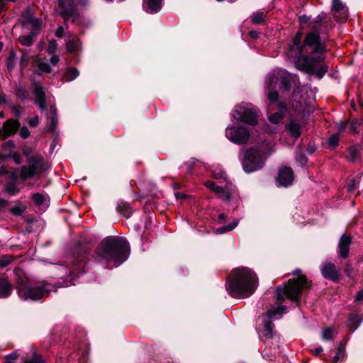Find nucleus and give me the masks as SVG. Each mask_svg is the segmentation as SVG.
I'll return each instance as SVG.
<instances>
[{
	"instance_id": "c03bdc74",
	"label": "nucleus",
	"mask_w": 363,
	"mask_h": 363,
	"mask_svg": "<svg viewBox=\"0 0 363 363\" xmlns=\"http://www.w3.org/2000/svg\"><path fill=\"white\" fill-rule=\"evenodd\" d=\"M333 329L327 328L323 330L322 333V338L325 340H331L333 339Z\"/></svg>"
},
{
	"instance_id": "c85d7f7f",
	"label": "nucleus",
	"mask_w": 363,
	"mask_h": 363,
	"mask_svg": "<svg viewBox=\"0 0 363 363\" xmlns=\"http://www.w3.org/2000/svg\"><path fill=\"white\" fill-rule=\"evenodd\" d=\"M118 211L126 218H129L132 213V209L127 203L121 202L118 205Z\"/></svg>"
},
{
	"instance_id": "cd10ccee",
	"label": "nucleus",
	"mask_w": 363,
	"mask_h": 363,
	"mask_svg": "<svg viewBox=\"0 0 363 363\" xmlns=\"http://www.w3.org/2000/svg\"><path fill=\"white\" fill-rule=\"evenodd\" d=\"M274 325L269 320H267L264 323L263 335L267 339H271L274 335Z\"/></svg>"
},
{
	"instance_id": "e433bc0d",
	"label": "nucleus",
	"mask_w": 363,
	"mask_h": 363,
	"mask_svg": "<svg viewBox=\"0 0 363 363\" xmlns=\"http://www.w3.org/2000/svg\"><path fill=\"white\" fill-rule=\"evenodd\" d=\"M328 67L329 66L325 63L324 59L319 60V80L328 72Z\"/></svg>"
},
{
	"instance_id": "473e14b6",
	"label": "nucleus",
	"mask_w": 363,
	"mask_h": 363,
	"mask_svg": "<svg viewBox=\"0 0 363 363\" xmlns=\"http://www.w3.org/2000/svg\"><path fill=\"white\" fill-rule=\"evenodd\" d=\"M31 198L36 206H40L48 199V196L42 193H35L32 194Z\"/></svg>"
},
{
	"instance_id": "a18cd8bd",
	"label": "nucleus",
	"mask_w": 363,
	"mask_h": 363,
	"mask_svg": "<svg viewBox=\"0 0 363 363\" xmlns=\"http://www.w3.org/2000/svg\"><path fill=\"white\" fill-rule=\"evenodd\" d=\"M57 44L55 40H53L50 41L48 48H47L48 53L50 55L54 54L55 52V51L57 50Z\"/></svg>"
},
{
	"instance_id": "72a5a7b5",
	"label": "nucleus",
	"mask_w": 363,
	"mask_h": 363,
	"mask_svg": "<svg viewBox=\"0 0 363 363\" xmlns=\"http://www.w3.org/2000/svg\"><path fill=\"white\" fill-rule=\"evenodd\" d=\"M343 272H344V274L349 279H354V277L356 275L355 271H354V267H352V264L350 262H346L345 264V265L343 266Z\"/></svg>"
},
{
	"instance_id": "9d476101",
	"label": "nucleus",
	"mask_w": 363,
	"mask_h": 363,
	"mask_svg": "<svg viewBox=\"0 0 363 363\" xmlns=\"http://www.w3.org/2000/svg\"><path fill=\"white\" fill-rule=\"evenodd\" d=\"M58 6L60 9V14L64 19L65 24L69 18H78L79 14L74 5V0H58Z\"/></svg>"
},
{
	"instance_id": "c756f323",
	"label": "nucleus",
	"mask_w": 363,
	"mask_h": 363,
	"mask_svg": "<svg viewBox=\"0 0 363 363\" xmlns=\"http://www.w3.org/2000/svg\"><path fill=\"white\" fill-rule=\"evenodd\" d=\"M266 14L262 11H257L250 16L252 23L259 25L264 23Z\"/></svg>"
},
{
	"instance_id": "a211bd4d",
	"label": "nucleus",
	"mask_w": 363,
	"mask_h": 363,
	"mask_svg": "<svg viewBox=\"0 0 363 363\" xmlns=\"http://www.w3.org/2000/svg\"><path fill=\"white\" fill-rule=\"evenodd\" d=\"M19 354L17 352H14L6 357L4 363H15L14 361L18 357ZM23 363H45L41 355L33 353L31 357L25 359Z\"/></svg>"
},
{
	"instance_id": "e2e57ef3",
	"label": "nucleus",
	"mask_w": 363,
	"mask_h": 363,
	"mask_svg": "<svg viewBox=\"0 0 363 363\" xmlns=\"http://www.w3.org/2000/svg\"><path fill=\"white\" fill-rule=\"evenodd\" d=\"M356 301H363V289L359 290L355 297Z\"/></svg>"
},
{
	"instance_id": "49530a36",
	"label": "nucleus",
	"mask_w": 363,
	"mask_h": 363,
	"mask_svg": "<svg viewBox=\"0 0 363 363\" xmlns=\"http://www.w3.org/2000/svg\"><path fill=\"white\" fill-rule=\"evenodd\" d=\"M205 186L209 189L210 190L216 192L217 194V192L218 191H220V186H217L215 182H213V181H208L205 183Z\"/></svg>"
},
{
	"instance_id": "338daca9",
	"label": "nucleus",
	"mask_w": 363,
	"mask_h": 363,
	"mask_svg": "<svg viewBox=\"0 0 363 363\" xmlns=\"http://www.w3.org/2000/svg\"><path fill=\"white\" fill-rule=\"evenodd\" d=\"M310 18L306 15H303L299 17V21L301 23H307L309 21Z\"/></svg>"
},
{
	"instance_id": "6e6552de",
	"label": "nucleus",
	"mask_w": 363,
	"mask_h": 363,
	"mask_svg": "<svg viewBox=\"0 0 363 363\" xmlns=\"http://www.w3.org/2000/svg\"><path fill=\"white\" fill-rule=\"evenodd\" d=\"M264 164V161L259 150L250 148L246 151L242 161V167L245 172L251 173L257 171L261 169Z\"/></svg>"
},
{
	"instance_id": "ea45409f",
	"label": "nucleus",
	"mask_w": 363,
	"mask_h": 363,
	"mask_svg": "<svg viewBox=\"0 0 363 363\" xmlns=\"http://www.w3.org/2000/svg\"><path fill=\"white\" fill-rule=\"evenodd\" d=\"M13 260V257L11 255H3L0 257V267H5L12 263Z\"/></svg>"
},
{
	"instance_id": "0eeeda50",
	"label": "nucleus",
	"mask_w": 363,
	"mask_h": 363,
	"mask_svg": "<svg viewBox=\"0 0 363 363\" xmlns=\"http://www.w3.org/2000/svg\"><path fill=\"white\" fill-rule=\"evenodd\" d=\"M233 118L245 123L254 125L257 123V110L252 104L237 106L233 111Z\"/></svg>"
},
{
	"instance_id": "f257e3e1",
	"label": "nucleus",
	"mask_w": 363,
	"mask_h": 363,
	"mask_svg": "<svg viewBox=\"0 0 363 363\" xmlns=\"http://www.w3.org/2000/svg\"><path fill=\"white\" fill-rule=\"evenodd\" d=\"M129 253V244L125 238L108 236L98 245L93 258L98 262L113 263L118 267L128 259Z\"/></svg>"
},
{
	"instance_id": "423d86ee",
	"label": "nucleus",
	"mask_w": 363,
	"mask_h": 363,
	"mask_svg": "<svg viewBox=\"0 0 363 363\" xmlns=\"http://www.w3.org/2000/svg\"><path fill=\"white\" fill-rule=\"evenodd\" d=\"M48 164L41 156H33L29 158L28 164L21 167L19 177L22 180H27L38 174L45 172Z\"/></svg>"
},
{
	"instance_id": "c9c22d12",
	"label": "nucleus",
	"mask_w": 363,
	"mask_h": 363,
	"mask_svg": "<svg viewBox=\"0 0 363 363\" xmlns=\"http://www.w3.org/2000/svg\"><path fill=\"white\" fill-rule=\"evenodd\" d=\"M301 38H302V33L298 32L293 40V45L291 47V50H297L299 55H300V50H301V48L299 46L301 41Z\"/></svg>"
},
{
	"instance_id": "0e129e2a",
	"label": "nucleus",
	"mask_w": 363,
	"mask_h": 363,
	"mask_svg": "<svg viewBox=\"0 0 363 363\" xmlns=\"http://www.w3.org/2000/svg\"><path fill=\"white\" fill-rule=\"evenodd\" d=\"M58 55L52 54V56L50 58V62L52 65H55L59 62Z\"/></svg>"
},
{
	"instance_id": "9b49d317",
	"label": "nucleus",
	"mask_w": 363,
	"mask_h": 363,
	"mask_svg": "<svg viewBox=\"0 0 363 363\" xmlns=\"http://www.w3.org/2000/svg\"><path fill=\"white\" fill-rule=\"evenodd\" d=\"M323 277L334 283H339L341 279V274L336 265L331 262H325L321 268Z\"/></svg>"
},
{
	"instance_id": "393cba45",
	"label": "nucleus",
	"mask_w": 363,
	"mask_h": 363,
	"mask_svg": "<svg viewBox=\"0 0 363 363\" xmlns=\"http://www.w3.org/2000/svg\"><path fill=\"white\" fill-rule=\"evenodd\" d=\"M280 79L284 89L288 91L291 88V75L285 70L279 71Z\"/></svg>"
},
{
	"instance_id": "7c9ffc66",
	"label": "nucleus",
	"mask_w": 363,
	"mask_h": 363,
	"mask_svg": "<svg viewBox=\"0 0 363 363\" xmlns=\"http://www.w3.org/2000/svg\"><path fill=\"white\" fill-rule=\"evenodd\" d=\"M217 194L221 199L229 201L231 199L232 191L227 186H225L224 188L220 186V191L217 192Z\"/></svg>"
},
{
	"instance_id": "37998d69",
	"label": "nucleus",
	"mask_w": 363,
	"mask_h": 363,
	"mask_svg": "<svg viewBox=\"0 0 363 363\" xmlns=\"http://www.w3.org/2000/svg\"><path fill=\"white\" fill-rule=\"evenodd\" d=\"M296 160L302 166L305 165L308 161L307 157L301 150L296 152Z\"/></svg>"
},
{
	"instance_id": "1a4fd4ad",
	"label": "nucleus",
	"mask_w": 363,
	"mask_h": 363,
	"mask_svg": "<svg viewBox=\"0 0 363 363\" xmlns=\"http://www.w3.org/2000/svg\"><path fill=\"white\" fill-rule=\"evenodd\" d=\"M225 135L228 139L234 143L245 144L250 138L249 130L245 127H229L225 130Z\"/></svg>"
},
{
	"instance_id": "bf43d9fd",
	"label": "nucleus",
	"mask_w": 363,
	"mask_h": 363,
	"mask_svg": "<svg viewBox=\"0 0 363 363\" xmlns=\"http://www.w3.org/2000/svg\"><path fill=\"white\" fill-rule=\"evenodd\" d=\"M349 124V121H341L339 124V126H338V129H339V131H343L346 129V128L347 127Z\"/></svg>"
},
{
	"instance_id": "3c124183",
	"label": "nucleus",
	"mask_w": 363,
	"mask_h": 363,
	"mask_svg": "<svg viewBox=\"0 0 363 363\" xmlns=\"http://www.w3.org/2000/svg\"><path fill=\"white\" fill-rule=\"evenodd\" d=\"M28 23L31 24V26L34 28L40 29V28L41 26V21L38 18H30L29 21H28Z\"/></svg>"
},
{
	"instance_id": "8fccbe9b",
	"label": "nucleus",
	"mask_w": 363,
	"mask_h": 363,
	"mask_svg": "<svg viewBox=\"0 0 363 363\" xmlns=\"http://www.w3.org/2000/svg\"><path fill=\"white\" fill-rule=\"evenodd\" d=\"M283 117L281 114L276 113L269 116V119L274 123H278L282 120Z\"/></svg>"
},
{
	"instance_id": "13d9d810",
	"label": "nucleus",
	"mask_w": 363,
	"mask_h": 363,
	"mask_svg": "<svg viewBox=\"0 0 363 363\" xmlns=\"http://www.w3.org/2000/svg\"><path fill=\"white\" fill-rule=\"evenodd\" d=\"M238 225V220H234L232 223H230V224H228V225H226L225 228H227L228 231H231L234 228H235V227Z\"/></svg>"
},
{
	"instance_id": "dca6fc26",
	"label": "nucleus",
	"mask_w": 363,
	"mask_h": 363,
	"mask_svg": "<svg viewBox=\"0 0 363 363\" xmlns=\"http://www.w3.org/2000/svg\"><path fill=\"white\" fill-rule=\"evenodd\" d=\"M277 83V78L274 76H269L266 82V89L269 90L267 98L271 102L277 101L279 98V94L275 90Z\"/></svg>"
},
{
	"instance_id": "5701e85b",
	"label": "nucleus",
	"mask_w": 363,
	"mask_h": 363,
	"mask_svg": "<svg viewBox=\"0 0 363 363\" xmlns=\"http://www.w3.org/2000/svg\"><path fill=\"white\" fill-rule=\"evenodd\" d=\"M350 162H355L362 160L361 150L357 145L350 146L347 149Z\"/></svg>"
},
{
	"instance_id": "6e6d98bb",
	"label": "nucleus",
	"mask_w": 363,
	"mask_h": 363,
	"mask_svg": "<svg viewBox=\"0 0 363 363\" xmlns=\"http://www.w3.org/2000/svg\"><path fill=\"white\" fill-rule=\"evenodd\" d=\"M14 66V55L11 53L9 56V62L7 63V67L9 70H11Z\"/></svg>"
},
{
	"instance_id": "aec40b11",
	"label": "nucleus",
	"mask_w": 363,
	"mask_h": 363,
	"mask_svg": "<svg viewBox=\"0 0 363 363\" xmlns=\"http://www.w3.org/2000/svg\"><path fill=\"white\" fill-rule=\"evenodd\" d=\"M162 0H144L143 8L150 13H157L162 8Z\"/></svg>"
},
{
	"instance_id": "20e7f679",
	"label": "nucleus",
	"mask_w": 363,
	"mask_h": 363,
	"mask_svg": "<svg viewBox=\"0 0 363 363\" xmlns=\"http://www.w3.org/2000/svg\"><path fill=\"white\" fill-rule=\"evenodd\" d=\"M13 272L17 277L16 289L18 294L23 300H40L52 291L53 286L48 284H30L20 269H15Z\"/></svg>"
},
{
	"instance_id": "4be33fe9",
	"label": "nucleus",
	"mask_w": 363,
	"mask_h": 363,
	"mask_svg": "<svg viewBox=\"0 0 363 363\" xmlns=\"http://www.w3.org/2000/svg\"><path fill=\"white\" fill-rule=\"evenodd\" d=\"M361 322V319L357 314H350L347 324L350 333H354L360 325Z\"/></svg>"
},
{
	"instance_id": "ddd939ff",
	"label": "nucleus",
	"mask_w": 363,
	"mask_h": 363,
	"mask_svg": "<svg viewBox=\"0 0 363 363\" xmlns=\"http://www.w3.org/2000/svg\"><path fill=\"white\" fill-rule=\"evenodd\" d=\"M294 179V174L291 167H283L280 168L277 177L279 186H289L292 184Z\"/></svg>"
},
{
	"instance_id": "4468645a",
	"label": "nucleus",
	"mask_w": 363,
	"mask_h": 363,
	"mask_svg": "<svg viewBox=\"0 0 363 363\" xmlns=\"http://www.w3.org/2000/svg\"><path fill=\"white\" fill-rule=\"evenodd\" d=\"M352 243V237L344 233L340 238L338 242V254L342 259L349 256L350 246Z\"/></svg>"
},
{
	"instance_id": "2eb2a0df",
	"label": "nucleus",
	"mask_w": 363,
	"mask_h": 363,
	"mask_svg": "<svg viewBox=\"0 0 363 363\" xmlns=\"http://www.w3.org/2000/svg\"><path fill=\"white\" fill-rule=\"evenodd\" d=\"M20 126V123L18 121L9 119L7 120L0 130V135L3 138H6L13 135Z\"/></svg>"
},
{
	"instance_id": "052dcab7",
	"label": "nucleus",
	"mask_w": 363,
	"mask_h": 363,
	"mask_svg": "<svg viewBox=\"0 0 363 363\" xmlns=\"http://www.w3.org/2000/svg\"><path fill=\"white\" fill-rule=\"evenodd\" d=\"M357 188V186H356V183H355V181L354 180H352L351 181L349 184H348V186H347V189H348V191H353L355 189Z\"/></svg>"
},
{
	"instance_id": "09e8293b",
	"label": "nucleus",
	"mask_w": 363,
	"mask_h": 363,
	"mask_svg": "<svg viewBox=\"0 0 363 363\" xmlns=\"http://www.w3.org/2000/svg\"><path fill=\"white\" fill-rule=\"evenodd\" d=\"M357 122H358V119L354 118L351 121V123H350V130L352 133H354V134H358L359 133V130L357 128V125H358Z\"/></svg>"
},
{
	"instance_id": "b1692460",
	"label": "nucleus",
	"mask_w": 363,
	"mask_h": 363,
	"mask_svg": "<svg viewBox=\"0 0 363 363\" xmlns=\"http://www.w3.org/2000/svg\"><path fill=\"white\" fill-rule=\"evenodd\" d=\"M79 75V71L77 68L69 67L66 68L62 78L65 82H69L77 78Z\"/></svg>"
},
{
	"instance_id": "a19ab883",
	"label": "nucleus",
	"mask_w": 363,
	"mask_h": 363,
	"mask_svg": "<svg viewBox=\"0 0 363 363\" xmlns=\"http://www.w3.org/2000/svg\"><path fill=\"white\" fill-rule=\"evenodd\" d=\"M26 209L23 205L16 206L10 208V212L14 216L21 215Z\"/></svg>"
},
{
	"instance_id": "603ef678",
	"label": "nucleus",
	"mask_w": 363,
	"mask_h": 363,
	"mask_svg": "<svg viewBox=\"0 0 363 363\" xmlns=\"http://www.w3.org/2000/svg\"><path fill=\"white\" fill-rule=\"evenodd\" d=\"M20 135L23 138H27L29 135H30V131L28 129L27 127L26 126H23L21 129H20Z\"/></svg>"
},
{
	"instance_id": "f704fd0d",
	"label": "nucleus",
	"mask_w": 363,
	"mask_h": 363,
	"mask_svg": "<svg viewBox=\"0 0 363 363\" xmlns=\"http://www.w3.org/2000/svg\"><path fill=\"white\" fill-rule=\"evenodd\" d=\"M57 125V110L55 107H50V128L51 131H54Z\"/></svg>"
},
{
	"instance_id": "de8ad7c7",
	"label": "nucleus",
	"mask_w": 363,
	"mask_h": 363,
	"mask_svg": "<svg viewBox=\"0 0 363 363\" xmlns=\"http://www.w3.org/2000/svg\"><path fill=\"white\" fill-rule=\"evenodd\" d=\"M326 49L325 43H322L320 37L319 36V60L324 59L323 55L325 53Z\"/></svg>"
},
{
	"instance_id": "412c9836",
	"label": "nucleus",
	"mask_w": 363,
	"mask_h": 363,
	"mask_svg": "<svg viewBox=\"0 0 363 363\" xmlns=\"http://www.w3.org/2000/svg\"><path fill=\"white\" fill-rule=\"evenodd\" d=\"M13 287L6 278H0V298H7L11 294Z\"/></svg>"
},
{
	"instance_id": "a878e982",
	"label": "nucleus",
	"mask_w": 363,
	"mask_h": 363,
	"mask_svg": "<svg viewBox=\"0 0 363 363\" xmlns=\"http://www.w3.org/2000/svg\"><path fill=\"white\" fill-rule=\"evenodd\" d=\"M286 130L290 133L291 136L294 138H298L301 135V126L294 121H290L287 124Z\"/></svg>"
},
{
	"instance_id": "4d7b16f0",
	"label": "nucleus",
	"mask_w": 363,
	"mask_h": 363,
	"mask_svg": "<svg viewBox=\"0 0 363 363\" xmlns=\"http://www.w3.org/2000/svg\"><path fill=\"white\" fill-rule=\"evenodd\" d=\"M12 112L16 115V117H18V118L20 117L21 112V106L18 105L13 106L12 107Z\"/></svg>"
},
{
	"instance_id": "79ce46f5",
	"label": "nucleus",
	"mask_w": 363,
	"mask_h": 363,
	"mask_svg": "<svg viewBox=\"0 0 363 363\" xmlns=\"http://www.w3.org/2000/svg\"><path fill=\"white\" fill-rule=\"evenodd\" d=\"M39 70L43 73H50L52 70L50 65L48 62H40L38 64Z\"/></svg>"
},
{
	"instance_id": "774afa93",
	"label": "nucleus",
	"mask_w": 363,
	"mask_h": 363,
	"mask_svg": "<svg viewBox=\"0 0 363 363\" xmlns=\"http://www.w3.org/2000/svg\"><path fill=\"white\" fill-rule=\"evenodd\" d=\"M345 344L342 342H340L337 348V353H342L345 350Z\"/></svg>"
},
{
	"instance_id": "58836bf2",
	"label": "nucleus",
	"mask_w": 363,
	"mask_h": 363,
	"mask_svg": "<svg viewBox=\"0 0 363 363\" xmlns=\"http://www.w3.org/2000/svg\"><path fill=\"white\" fill-rule=\"evenodd\" d=\"M6 191L10 195H15L19 192V189L16 183L9 182L5 188Z\"/></svg>"
},
{
	"instance_id": "f3484780",
	"label": "nucleus",
	"mask_w": 363,
	"mask_h": 363,
	"mask_svg": "<svg viewBox=\"0 0 363 363\" xmlns=\"http://www.w3.org/2000/svg\"><path fill=\"white\" fill-rule=\"evenodd\" d=\"M6 147H9L10 149L14 148V144L11 140H9L4 143L2 147L1 151L0 152V160H4L6 158L11 157L16 164H19L22 162V158L21 155L13 151L12 153H5L4 150Z\"/></svg>"
},
{
	"instance_id": "5fc2aeb1",
	"label": "nucleus",
	"mask_w": 363,
	"mask_h": 363,
	"mask_svg": "<svg viewBox=\"0 0 363 363\" xmlns=\"http://www.w3.org/2000/svg\"><path fill=\"white\" fill-rule=\"evenodd\" d=\"M64 32H65L64 27L60 26L56 30L55 36L57 38H62L64 37Z\"/></svg>"
},
{
	"instance_id": "864d4df0",
	"label": "nucleus",
	"mask_w": 363,
	"mask_h": 363,
	"mask_svg": "<svg viewBox=\"0 0 363 363\" xmlns=\"http://www.w3.org/2000/svg\"><path fill=\"white\" fill-rule=\"evenodd\" d=\"M39 123L38 116H34L29 119L28 124L30 127H36Z\"/></svg>"
},
{
	"instance_id": "7ed1b4c3",
	"label": "nucleus",
	"mask_w": 363,
	"mask_h": 363,
	"mask_svg": "<svg viewBox=\"0 0 363 363\" xmlns=\"http://www.w3.org/2000/svg\"><path fill=\"white\" fill-rule=\"evenodd\" d=\"M300 269H296L293 272L292 274L298 275V278L291 279L284 287L279 286L277 288L276 299L277 306H274L268 310L267 314L269 318L285 312L286 307L280 305L285 298L296 301L300 298L302 291L310 287V283L308 281L306 277L300 275Z\"/></svg>"
},
{
	"instance_id": "4c0bfd02",
	"label": "nucleus",
	"mask_w": 363,
	"mask_h": 363,
	"mask_svg": "<svg viewBox=\"0 0 363 363\" xmlns=\"http://www.w3.org/2000/svg\"><path fill=\"white\" fill-rule=\"evenodd\" d=\"M339 135L335 133L332 135L328 139V145L330 149H335L339 145Z\"/></svg>"
},
{
	"instance_id": "39448f33",
	"label": "nucleus",
	"mask_w": 363,
	"mask_h": 363,
	"mask_svg": "<svg viewBox=\"0 0 363 363\" xmlns=\"http://www.w3.org/2000/svg\"><path fill=\"white\" fill-rule=\"evenodd\" d=\"M318 51V34L315 32L308 33L304 39L301 48L300 56L298 57L296 65L302 70L311 72L316 65L315 53Z\"/></svg>"
},
{
	"instance_id": "f8f14e48",
	"label": "nucleus",
	"mask_w": 363,
	"mask_h": 363,
	"mask_svg": "<svg viewBox=\"0 0 363 363\" xmlns=\"http://www.w3.org/2000/svg\"><path fill=\"white\" fill-rule=\"evenodd\" d=\"M331 10L335 13V21L339 23L346 22L349 18L348 8L341 0H332Z\"/></svg>"
},
{
	"instance_id": "bb28decb",
	"label": "nucleus",
	"mask_w": 363,
	"mask_h": 363,
	"mask_svg": "<svg viewBox=\"0 0 363 363\" xmlns=\"http://www.w3.org/2000/svg\"><path fill=\"white\" fill-rule=\"evenodd\" d=\"M81 48V41L78 38L69 40L67 42L66 49L68 52L78 51Z\"/></svg>"
},
{
	"instance_id": "2f4dec72",
	"label": "nucleus",
	"mask_w": 363,
	"mask_h": 363,
	"mask_svg": "<svg viewBox=\"0 0 363 363\" xmlns=\"http://www.w3.org/2000/svg\"><path fill=\"white\" fill-rule=\"evenodd\" d=\"M36 35L34 31L26 35L20 36L18 40L20 43L25 46H30L33 44V37Z\"/></svg>"
},
{
	"instance_id": "6ab92c4d",
	"label": "nucleus",
	"mask_w": 363,
	"mask_h": 363,
	"mask_svg": "<svg viewBox=\"0 0 363 363\" xmlns=\"http://www.w3.org/2000/svg\"><path fill=\"white\" fill-rule=\"evenodd\" d=\"M33 93L35 96V104L41 110H45V92L43 87L39 84L35 86Z\"/></svg>"
},
{
	"instance_id": "f03ea898",
	"label": "nucleus",
	"mask_w": 363,
	"mask_h": 363,
	"mask_svg": "<svg viewBox=\"0 0 363 363\" xmlns=\"http://www.w3.org/2000/svg\"><path fill=\"white\" fill-rule=\"evenodd\" d=\"M258 284L259 279L254 271L247 267H238L231 272L225 287L233 298H245L255 293Z\"/></svg>"
},
{
	"instance_id": "69168bd1",
	"label": "nucleus",
	"mask_w": 363,
	"mask_h": 363,
	"mask_svg": "<svg viewBox=\"0 0 363 363\" xmlns=\"http://www.w3.org/2000/svg\"><path fill=\"white\" fill-rule=\"evenodd\" d=\"M8 206V201L4 199L0 198V210H3Z\"/></svg>"
},
{
	"instance_id": "680f3d73",
	"label": "nucleus",
	"mask_w": 363,
	"mask_h": 363,
	"mask_svg": "<svg viewBox=\"0 0 363 363\" xmlns=\"http://www.w3.org/2000/svg\"><path fill=\"white\" fill-rule=\"evenodd\" d=\"M8 102L7 96L2 92H0V106Z\"/></svg>"
}]
</instances>
